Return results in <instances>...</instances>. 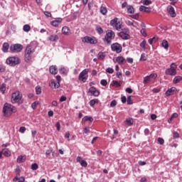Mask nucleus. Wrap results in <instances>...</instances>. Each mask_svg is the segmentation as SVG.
<instances>
[{"instance_id":"obj_1","label":"nucleus","mask_w":182,"mask_h":182,"mask_svg":"<svg viewBox=\"0 0 182 182\" xmlns=\"http://www.w3.org/2000/svg\"><path fill=\"white\" fill-rule=\"evenodd\" d=\"M32 46L28 44L26 47V50L24 51V60L26 63H31L32 61Z\"/></svg>"},{"instance_id":"obj_2","label":"nucleus","mask_w":182,"mask_h":182,"mask_svg":"<svg viewBox=\"0 0 182 182\" xmlns=\"http://www.w3.org/2000/svg\"><path fill=\"white\" fill-rule=\"evenodd\" d=\"M114 36H116V34L114 33L112 30H107L106 31V35L105 36V38H103V42L105 45H112V41L114 39Z\"/></svg>"},{"instance_id":"obj_3","label":"nucleus","mask_w":182,"mask_h":182,"mask_svg":"<svg viewBox=\"0 0 182 182\" xmlns=\"http://www.w3.org/2000/svg\"><path fill=\"white\" fill-rule=\"evenodd\" d=\"M6 65L11 66V68H15V66L19 65L21 63V58L18 56H11L9 57L6 60Z\"/></svg>"},{"instance_id":"obj_4","label":"nucleus","mask_w":182,"mask_h":182,"mask_svg":"<svg viewBox=\"0 0 182 182\" xmlns=\"http://www.w3.org/2000/svg\"><path fill=\"white\" fill-rule=\"evenodd\" d=\"M165 73L168 76H175V75H177V65L174 63H171L170 68L166 69Z\"/></svg>"},{"instance_id":"obj_5","label":"nucleus","mask_w":182,"mask_h":182,"mask_svg":"<svg viewBox=\"0 0 182 182\" xmlns=\"http://www.w3.org/2000/svg\"><path fill=\"white\" fill-rule=\"evenodd\" d=\"M22 95H21V92L19 91H17L16 92H14L11 95V103H22Z\"/></svg>"},{"instance_id":"obj_6","label":"nucleus","mask_w":182,"mask_h":182,"mask_svg":"<svg viewBox=\"0 0 182 182\" xmlns=\"http://www.w3.org/2000/svg\"><path fill=\"white\" fill-rule=\"evenodd\" d=\"M83 43H90V45H96L97 43V39L95 36H86L82 39Z\"/></svg>"},{"instance_id":"obj_7","label":"nucleus","mask_w":182,"mask_h":182,"mask_svg":"<svg viewBox=\"0 0 182 182\" xmlns=\"http://www.w3.org/2000/svg\"><path fill=\"white\" fill-rule=\"evenodd\" d=\"M23 49V46L21 44H13L10 46V51L11 53H18Z\"/></svg>"},{"instance_id":"obj_8","label":"nucleus","mask_w":182,"mask_h":182,"mask_svg":"<svg viewBox=\"0 0 182 182\" xmlns=\"http://www.w3.org/2000/svg\"><path fill=\"white\" fill-rule=\"evenodd\" d=\"M87 73H89V69L85 68V70H83L78 76V80H81V82H83L85 83V82H86L87 80V75L86 76V75H87Z\"/></svg>"},{"instance_id":"obj_9","label":"nucleus","mask_w":182,"mask_h":182,"mask_svg":"<svg viewBox=\"0 0 182 182\" xmlns=\"http://www.w3.org/2000/svg\"><path fill=\"white\" fill-rule=\"evenodd\" d=\"M110 25L111 26L115 28L117 31H119V29H122V23L117 18H114V19L111 20Z\"/></svg>"},{"instance_id":"obj_10","label":"nucleus","mask_w":182,"mask_h":182,"mask_svg":"<svg viewBox=\"0 0 182 182\" xmlns=\"http://www.w3.org/2000/svg\"><path fill=\"white\" fill-rule=\"evenodd\" d=\"M111 49L112 52H116V53H121L123 48L119 43H114L111 45Z\"/></svg>"},{"instance_id":"obj_11","label":"nucleus","mask_w":182,"mask_h":182,"mask_svg":"<svg viewBox=\"0 0 182 182\" xmlns=\"http://www.w3.org/2000/svg\"><path fill=\"white\" fill-rule=\"evenodd\" d=\"M12 108V105H9V103H5L3 107V113L6 116L8 113H11V110Z\"/></svg>"},{"instance_id":"obj_12","label":"nucleus","mask_w":182,"mask_h":182,"mask_svg":"<svg viewBox=\"0 0 182 182\" xmlns=\"http://www.w3.org/2000/svg\"><path fill=\"white\" fill-rule=\"evenodd\" d=\"M88 93H90L92 96H95V97H97L100 95V92L95 87H90Z\"/></svg>"},{"instance_id":"obj_13","label":"nucleus","mask_w":182,"mask_h":182,"mask_svg":"<svg viewBox=\"0 0 182 182\" xmlns=\"http://www.w3.org/2000/svg\"><path fill=\"white\" fill-rule=\"evenodd\" d=\"M168 13L171 15V18H176L177 14H176V11L174 10V7L173 6H168L167 7Z\"/></svg>"},{"instance_id":"obj_14","label":"nucleus","mask_w":182,"mask_h":182,"mask_svg":"<svg viewBox=\"0 0 182 182\" xmlns=\"http://www.w3.org/2000/svg\"><path fill=\"white\" fill-rule=\"evenodd\" d=\"M49 86L51 89H59V87H60V82L55 81V80H52Z\"/></svg>"},{"instance_id":"obj_15","label":"nucleus","mask_w":182,"mask_h":182,"mask_svg":"<svg viewBox=\"0 0 182 182\" xmlns=\"http://www.w3.org/2000/svg\"><path fill=\"white\" fill-rule=\"evenodd\" d=\"M62 21H63V18H57L55 19V21H50V25H52V26H54L55 28H58V26H59V24L62 23Z\"/></svg>"},{"instance_id":"obj_16","label":"nucleus","mask_w":182,"mask_h":182,"mask_svg":"<svg viewBox=\"0 0 182 182\" xmlns=\"http://www.w3.org/2000/svg\"><path fill=\"white\" fill-rule=\"evenodd\" d=\"M177 92V88L176 87H172L166 90L165 95L167 97L168 96H171V95H174V92Z\"/></svg>"},{"instance_id":"obj_17","label":"nucleus","mask_w":182,"mask_h":182,"mask_svg":"<svg viewBox=\"0 0 182 182\" xmlns=\"http://www.w3.org/2000/svg\"><path fill=\"white\" fill-rule=\"evenodd\" d=\"M77 163H80L81 167H86L87 166V162L86 161L82 160L80 156H77L76 159Z\"/></svg>"},{"instance_id":"obj_18","label":"nucleus","mask_w":182,"mask_h":182,"mask_svg":"<svg viewBox=\"0 0 182 182\" xmlns=\"http://www.w3.org/2000/svg\"><path fill=\"white\" fill-rule=\"evenodd\" d=\"M139 11H140V12H146L149 14V13L151 12V8L146 7V6H141L139 7Z\"/></svg>"},{"instance_id":"obj_19","label":"nucleus","mask_w":182,"mask_h":182,"mask_svg":"<svg viewBox=\"0 0 182 182\" xmlns=\"http://www.w3.org/2000/svg\"><path fill=\"white\" fill-rule=\"evenodd\" d=\"M118 36H120L122 39H124L125 41H127V39H130V35L127 33H124L123 32L118 33Z\"/></svg>"},{"instance_id":"obj_20","label":"nucleus","mask_w":182,"mask_h":182,"mask_svg":"<svg viewBox=\"0 0 182 182\" xmlns=\"http://www.w3.org/2000/svg\"><path fill=\"white\" fill-rule=\"evenodd\" d=\"M62 33L63 35H65L68 36V35H70V28L68 26H64L62 28Z\"/></svg>"},{"instance_id":"obj_21","label":"nucleus","mask_w":182,"mask_h":182,"mask_svg":"<svg viewBox=\"0 0 182 182\" xmlns=\"http://www.w3.org/2000/svg\"><path fill=\"white\" fill-rule=\"evenodd\" d=\"M48 41H50V42H56V41H59V36L56 34L50 35L48 38Z\"/></svg>"},{"instance_id":"obj_22","label":"nucleus","mask_w":182,"mask_h":182,"mask_svg":"<svg viewBox=\"0 0 182 182\" xmlns=\"http://www.w3.org/2000/svg\"><path fill=\"white\" fill-rule=\"evenodd\" d=\"M49 72L51 75H58V68H56L55 65H51L49 68Z\"/></svg>"},{"instance_id":"obj_23","label":"nucleus","mask_w":182,"mask_h":182,"mask_svg":"<svg viewBox=\"0 0 182 182\" xmlns=\"http://www.w3.org/2000/svg\"><path fill=\"white\" fill-rule=\"evenodd\" d=\"M116 61L119 65H123V63H124V62L126 61V59H124V57L123 56H118L116 58Z\"/></svg>"},{"instance_id":"obj_24","label":"nucleus","mask_w":182,"mask_h":182,"mask_svg":"<svg viewBox=\"0 0 182 182\" xmlns=\"http://www.w3.org/2000/svg\"><path fill=\"white\" fill-rule=\"evenodd\" d=\"M4 156H5V157H11V151H9V149H3L2 151Z\"/></svg>"},{"instance_id":"obj_25","label":"nucleus","mask_w":182,"mask_h":182,"mask_svg":"<svg viewBox=\"0 0 182 182\" xmlns=\"http://www.w3.org/2000/svg\"><path fill=\"white\" fill-rule=\"evenodd\" d=\"M9 49V43H4L3 47H2V50L4 52V53H6Z\"/></svg>"},{"instance_id":"obj_26","label":"nucleus","mask_w":182,"mask_h":182,"mask_svg":"<svg viewBox=\"0 0 182 182\" xmlns=\"http://www.w3.org/2000/svg\"><path fill=\"white\" fill-rule=\"evenodd\" d=\"M124 123L127 126H132V124L134 123V121L133 120V118H128L124 121Z\"/></svg>"},{"instance_id":"obj_27","label":"nucleus","mask_w":182,"mask_h":182,"mask_svg":"<svg viewBox=\"0 0 182 182\" xmlns=\"http://www.w3.org/2000/svg\"><path fill=\"white\" fill-rule=\"evenodd\" d=\"M5 90H6V84L3 83L0 85V92L2 95H5Z\"/></svg>"},{"instance_id":"obj_28","label":"nucleus","mask_w":182,"mask_h":182,"mask_svg":"<svg viewBox=\"0 0 182 182\" xmlns=\"http://www.w3.org/2000/svg\"><path fill=\"white\" fill-rule=\"evenodd\" d=\"M127 13L131 14H134V7L132 5L127 6Z\"/></svg>"},{"instance_id":"obj_29","label":"nucleus","mask_w":182,"mask_h":182,"mask_svg":"<svg viewBox=\"0 0 182 182\" xmlns=\"http://www.w3.org/2000/svg\"><path fill=\"white\" fill-rule=\"evenodd\" d=\"M181 80V76H176L173 80V83L174 85H177V83H180Z\"/></svg>"},{"instance_id":"obj_30","label":"nucleus","mask_w":182,"mask_h":182,"mask_svg":"<svg viewBox=\"0 0 182 182\" xmlns=\"http://www.w3.org/2000/svg\"><path fill=\"white\" fill-rule=\"evenodd\" d=\"M26 160V157L23 156H19L17 158V163H25V161Z\"/></svg>"},{"instance_id":"obj_31","label":"nucleus","mask_w":182,"mask_h":182,"mask_svg":"<svg viewBox=\"0 0 182 182\" xmlns=\"http://www.w3.org/2000/svg\"><path fill=\"white\" fill-rule=\"evenodd\" d=\"M162 48H164V49H168V41L166 40H163L161 43Z\"/></svg>"},{"instance_id":"obj_32","label":"nucleus","mask_w":182,"mask_h":182,"mask_svg":"<svg viewBox=\"0 0 182 182\" xmlns=\"http://www.w3.org/2000/svg\"><path fill=\"white\" fill-rule=\"evenodd\" d=\"M89 103H90V106H91V107H93V106L96 105V103H99V100L98 99L91 100Z\"/></svg>"},{"instance_id":"obj_33","label":"nucleus","mask_w":182,"mask_h":182,"mask_svg":"<svg viewBox=\"0 0 182 182\" xmlns=\"http://www.w3.org/2000/svg\"><path fill=\"white\" fill-rule=\"evenodd\" d=\"M82 122H93V118L92 117L85 116L82 118Z\"/></svg>"},{"instance_id":"obj_34","label":"nucleus","mask_w":182,"mask_h":182,"mask_svg":"<svg viewBox=\"0 0 182 182\" xmlns=\"http://www.w3.org/2000/svg\"><path fill=\"white\" fill-rule=\"evenodd\" d=\"M100 13L102 15H106V14H107V8H106L105 6H101L100 7Z\"/></svg>"},{"instance_id":"obj_35","label":"nucleus","mask_w":182,"mask_h":182,"mask_svg":"<svg viewBox=\"0 0 182 182\" xmlns=\"http://www.w3.org/2000/svg\"><path fill=\"white\" fill-rule=\"evenodd\" d=\"M23 31L24 32H29L31 31V26L29 24H25L23 27Z\"/></svg>"},{"instance_id":"obj_36","label":"nucleus","mask_w":182,"mask_h":182,"mask_svg":"<svg viewBox=\"0 0 182 182\" xmlns=\"http://www.w3.org/2000/svg\"><path fill=\"white\" fill-rule=\"evenodd\" d=\"M105 58H106V55H105V53L100 52L98 53V59L100 60H103V59H105Z\"/></svg>"},{"instance_id":"obj_37","label":"nucleus","mask_w":182,"mask_h":182,"mask_svg":"<svg viewBox=\"0 0 182 182\" xmlns=\"http://www.w3.org/2000/svg\"><path fill=\"white\" fill-rule=\"evenodd\" d=\"M95 31H97V33H99V35H102V33H103V28H102V27H100V26H97L95 28Z\"/></svg>"},{"instance_id":"obj_38","label":"nucleus","mask_w":182,"mask_h":182,"mask_svg":"<svg viewBox=\"0 0 182 182\" xmlns=\"http://www.w3.org/2000/svg\"><path fill=\"white\" fill-rule=\"evenodd\" d=\"M59 72L60 75H68V70L65 68H60Z\"/></svg>"},{"instance_id":"obj_39","label":"nucleus","mask_w":182,"mask_h":182,"mask_svg":"<svg viewBox=\"0 0 182 182\" xmlns=\"http://www.w3.org/2000/svg\"><path fill=\"white\" fill-rule=\"evenodd\" d=\"M112 86H114V87H120V86H122V85H120L119 82H117V80H113Z\"/></svg>"},{"instance_id":"obj_40","label":"nucleus","mask_w":182,"mask_h":182,"mask_svg":"<svg viewBox=\"0 0 182 182\" xmlns=\"http://www.w3.org/2000/svg\"><path fill=\"white\" fill-rule=\"evenodd\" d=\"M143 5H151V0H141Z\"/></svg>"},{"instance_id":"obj_41","label":"nucleus","mask_w":182,"mask_h":182,"mask_svg":"<svg viewBox=\"0 0 182 182\" xmlns=\"http://www.w3.org/2000/svg\"><path fill=\"white\" fill-rule=\"evenodd\" d=\"M153 39H156V41H159V37L157 36H155L152 38H149L148 40V42H149V45H153V42H154Z\"/></svg>"},{"instance_id":"obj_42","label":"nucleus","mask_w":182,"mask_h":182,"mask_svg":"<svg viewBox=\"0 0 182 182\" xmlns=\"http://www.w3.org/2000/svg\"><path fill=\"white\" fill-rule=\"evenodd\" d=\"M38 168H39V166H38V164L34 163L31 165V170H33V171H35V170H38Z\"/></svg>"},{"instance_id":"obj_43","label":"nucleus","mask_w":182,"mask_h":182,"mask_svg":"<svg viewBox=\"0 0 182 182\" xmlns=\"http://www.w3.org/2000/svg\"><path fill=\"white\" fill-rule=\"evenodd\" d=\"M150 80H151V78H150V76H149H149H146V77H144L143 83H144V85H146V83H149V82H150Z\"/></svg>"},{"instance_id":"obj_44","label":"nucleus","mask_w":182,"mask_h":182,"mask_svg":"<svg viewBox=\"0 0 182 182\" xmlns=\"http://www.w3.org/2000/svg\"><path fill=\"white\" fill-rule=\"evenodd\" d=\"M139 60H144V61L147 60V55H146V53H142L141 55V58H140Z\"/></svg>"},{"instance_id":"obj_45","label":"nucleus","mask_w":182,"mask_h":182,"mask_svg":"<svg viewBox=\"0 0 182 182\" xmlns=\"http://www.w3.org/2000/svg\"><path fill=\"white\" fill-rule=\"evenodd\" d=\"M127 24L128 25V26H133L134 28H136V25H134V21H127Z\"/></svg>"},{"instance_id":"obj_46","label":"nucleus","mask_w":182,"mask_h":182,"mask_svg":"<svg viewBox=\"0 0 182 182\" xmlns=\"http://www.w3.org/2000/svg\"><path fill=\"white\" fill-rule=\"evenodd\" d=\"M146 40H144V41H142V42L139 44V46L141 47V48H142V49H146Z\"/></svg>"},{"instance_id":"obj_47","label":"nucleus","mask_w":182,"mask_h":182,"mask_svg":"<svg viewBox=\"0 0 182 182\" xmlns=\"http://www.w3.org/2000/svg\"><path fill=\"white\" fill-rule=\"evenodd\" d=\"M36 95H41L42 93V89L41 87H36Z\"/></svg>"},{"instance_id":"obj_48","label":"nucleus","mask_w":182,"mask_h":182,"mask_svg":"<svg viewBox=\"0 0 182 182\" xmlns=\"http://www.w3.org/2000/svg\"><path fill=\"white\" fill-rule=\"evenodd\" d=\"M6 70V67L3 65H0V73H4Z\"/></svg>"},{"instance_id":"obj_49","label":"nucleus","mask_w":182,"mask_h":182,"mask_svg":"<svg viewBox=\"0 0 182 182\" xmlns=\"http://www.w3.org/2000/svg\"><path fill=\"white\" fill-rule=\"evenodd\" d=\"M105 71L107 72V73H109L110 75H112V73H113L114 72V70H113V68H107Z\"/></svg>"},{"instance_id":"obj_50","label":"nucleus","mask_w":182,"mask_h":182,"mask_svg":"<svg viewBox=\"0 0 182 182\" xmlns=\"http://www.w3.org/2000/svg\"><path fill=\"white\" fill-rule=\"evenodd\" d=\"M117 105V101L116 100H114L110 103V107H114Z\"/></svg>"},{"instance_id":"obj_51","label":"nucleus","mask_w":182,"mask_h":182,"mask_svg":"<svg viewBox=\"0 0 182 182\" xmlns=\"http://www.w3.org/2000/svg\"><path fill=\"white\" fill-rule=\"evenodd\" d=\"M83 132L85 134H88L90 132V127H85L83 129Z\"/></svg>"},{"instance_id":"obj_52","label":"nucleus","mask_w":182,"mask_h":182,"mask_svg":"<svg viewBox=\"0 0 182 182\" xmlns=\"http://www.w3.org/2000/svg\"><path fill=\"white\" fill-rule=\"evenodd\" d=\"M38 105H39V102H33L32 104H31V107H32V109H36V106H38Z\"/></svg>"},{"instance_id":"obj_53","label":"nucleus","mask_w":182,"mask_h":182,"mask_svg":"<svg viewBox=\"0 0 182 182\" xmlns=\"http://www.w3.org/2000/svg\"><path fill=\"white\" fill-rule=\"evenodd\" d=\"M100 85H102V86H107V80H102L100 81Z\"/></svg>"},{"instance_id":"obj_54","label":"nucleus","mask_w":182,"mask_h":182,"mask_svg":"<svg viewBox=\"0 0 182 182\" xmlns=\"http://www.w3.org/2000/svg\"><path fill=\"white\" fill-rule=\"evenodd\" d=\"M140 33H141L142 36H144V38L147 36V33H146V28L141 29Z\"/></svg>"},{"instance_id":"obj_55","label":"nucleus","mask_w":182,"mask_h":182,"mask_svg":"<svg viewBox=\"0 0 182 182\" xmlns=\"http://www.w3.org/2000/svg\"><path fill=\"white\" fill-rule=\"evenodd\" d=\"M130 16L131 18H132V19H135L136 21L137 19H139V14H135L131 15Z\"/></svg>"},{"instance_id":"obj_56","label":"nucleus","mask_w":182,"mask_h":182,"mask_svg":"<svg viewBox=\"0 0 182 182\" xmlns=\"http://www.w3.org/2000/svg\"><path fill=\"white\" fill-rule=\"evenodd\" d=\"M127 105H133V102H132V96H129L127 100Z\"/></svg>"},{"instance_id":"obj_57","label":"nucleus","mask_w":182,"mask_h":182,"mask_svg":"<svg viewBox=\"0 0 182 182\" xmlns=\"http://www.w3.org/2000/svg\"><path fill=\"white\" fill-rule=\"evenodd\" d=\"M150 79H153L154 80L157 78V75L156 73L151 74L149 75Z\"/></svg>"},{"instance_id":"obj_58","label":"nucleus","mask_w":182,"mask_h":182,"mask_svg":"<svg viewBox=\"0 0 182 182\" xmlns=\"http://www.w3.org/2000/svg\"><path fill=\"white\" fill-rule=\"evenodd\" d=\"M117 77L120 79V80H123V75H122V73H117Z\"/></svg>"},{"instance_id":"obj_59","label":"nucleus","mask_w":182,"mask_h":182,"mask_svg":"<svg viewBox=\"0 0 182 182\" xmlns=\"http://www.w3.org/2000/svg\"><path fill=\"white\" fill-rule=\"evenodd\" d=\"M20 133H25L26 132V128L25 127H21L19 128Z\"/></svg>"},{"instance_id":"obj_60","label":"nucleus","mask_w":182,"mask_h":182,"mask_svg":"<svg viewBox=\"0 0 182 182\" xmlns=\"http://www.w3.org/2000/svg\"><path fill=\"white\" fill-rule=\"evenodd\" d=\"M121 32H123V33H127V35H129L130 33L129 28H123Z\"/></svg>"},{"instance_id":"obj_61","label":"nucleus","mask_w":182,"mask_h":182,"mask_svg":"<svg viewBox=\"0 0 182 182\" xmlns=\"http://www.w3.org/2000/svg\"><path fill=\"white\" fill-rule=\"evenodd\" d=\"M53 151V149L52 148H50V149H48V150H47V151H46V154L47 156H49V154H52Z\"/></svg>"},{"instance_id":"obj_62","label":"nucleus","mask_w":182,"mask_h":182,"mask_svg":"<svg viewBox=\"0 0 182 182\" xmlns=\"http://www.w3.org/2000/svg\"><path fill=\"white\" fill-rule=\"evenodd\" d=\"M158 142L159 144H164V139L163 138H158Z\"/></svg>"},{"instance_id":"obj_63","label":"nucleus","mask_w":182,"mask_h":182,"mask_svg":"<svg viewBox=\"0 0 182 182\" xmlns=\"http://www.w3.org/2000/svg\"><path fill=\"white\" fill-rule=\"evenodd\" d=\"M178 137H180V134H178L177 132H173V139H178Z\"/></svg>"},{"instance_id":"obj_64","label":"nucleus","mask_w":182,"mask_h":182,"mask_svg":"<svg viewBox=\"0 0 182 182\" xmlns=\"http://www.w3.org/2000/svg\"><path fill=\"white\" fill-rule=\"evenodd\" d=\"M68 98L66 97V96H61L60 97V102H66V100H67Z\"/></svg>"}]
</instances>
